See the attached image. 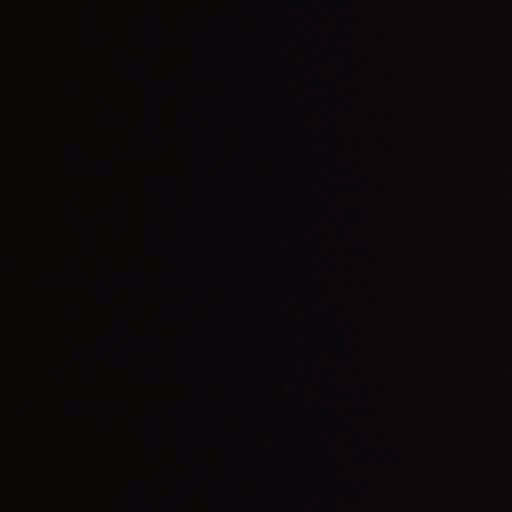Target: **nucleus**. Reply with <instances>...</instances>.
Segmentation results:
<instances>
[{
	"mask_svg": "<svg viewBox=\"0 0 512 512\" xmlns=\"http://www.w3.org/2000/svg\"><path fill=\"white\" fill-rule=\"evenodd\" d=\"M25 487L28 490L34 489V481L30 477L25 478Z\"/></svg>",
	"mask_w": 512,
	"mask_h": 512,
	"instance_id": "f257e3e1",
	"label": "nucleus"
},
{
	"mask_svg": "<svg viewBox=\"0 0 512 512\" xmlns=\"http://www.w3.org/2000/svg\"><path fill=\"white\" fill-rule=\"evenodd\" d=\"M25 220L28 225H32L34 223V219L30 214L26 215Z\"/></svg>",
	"mask_w": 512,
	"mask_h": 512,
	"instance_id": "f03ea898",
	"label": "nucleus"
},
{
	"mask_svg": "<svg viewBox=\"0 0 512 512\" xmlns=\"http://www.w3.org/2000/svg\"><path fill=\"white\" fill-rule=\"evenodd\" d=\"M27 364H28L29 366H31V367H36V366H38V362H37V361H35V360H33V359H28V360H27Z\"/></svg>",
	"mask_w": 512,
	"mask_h": 512,
	"instance_id": "7ed1b4c3",
	"label": "nucleus"
},
{
	"mask_svg": "<svg viewBox=\"0 0 512 512\" xmlns=\"http://www.w3.org/2000/svg\"><path fill=\"white\" fill-rule=\"evenodd\" d=\"M25 188H26V190H27L28 192H31V191H32V185H31V183H26V184H25Z\"/></svg>",
	"mask_w": 512,
	"mask_h": 512,
	"instance_id": "20e7f679",
	"label": "nucleus"
},
{
	"mask_svg": "<svg viewBox=\"0 0 512 512\" xmlns=\"http://www.w3.org/2000/svg\"><path fill=\"white\" fill-rule=\"evenodd\" d=\"M32 261H33L32 257H31L30 255H27V256H26V262H27L28 264H31V263H32Z\"/></svg>",
	"mask_w": 512,
	"mask_h": 512,
	"instance_id": "39448f33",
	"label": "nucleus"
},
{
	"mask_svg": "<svg viewBox=\"0 0 512 512\" xmlns=\"http://www.w3.org/2000/svg\"><path fill=\"white\" fill-rule=\"evenodd\" d=\"M26 93H27V95L30 97V96H32L33 91H32V89L27 88V89H26Z\"/></svg>",
	"mask_w": 512,
	"mask_h": 512,
	"instance_id": "423d86ee",
	"label": "nucleus"
},
{
	"mask_svg": "<svg viewBox=\"0 0 512 512\" xmlns=\"http://www.w3.org/2000/svg\"><path fill=\"white\" fill-rule=\"evenodd\" d=\"M26 407L30 409L32 407V402L31 401H27L26 402Z\"/></svg>",
	"mask_w": 512,
	"mask_h": 512,
	"instance_id": "0eeeda50",
	"label": "nucleus"
},
{
	"mask_svg": "<svg viewBox=\"0 0 512 512\" xmlns=\"http://www.w3.org/2000/svg\"><path fill=\"white\" fill-rule=\"evenodd\" d=\"M22 38H23V40H25V41L27 40V38H28V37H27L26 32H23V33H22Z\"/></svg>",
	"mask_w": 512,
	"mask_h": 512,
	"instance_id": "6e6552de",
	"label": "nucleus"
},
{
	"mask_svg": "<svg viewBox=\"0 0 512 512\" xmlns=\"http://www.w3.org/2000/svg\"><path fill=\"white\" fill-rule=\"evenodd\" d=\"M22 324H23V327L26 329L27 328V322L24 321Z\"/></svg>",
	"mask_w": 512,
	"mask_h": 512,
	"instance_id": "1a4fd4ad",
	"label": "nucleus"
}]
</instances>
